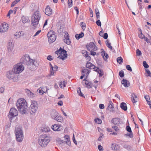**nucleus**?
I'll use <instances>...</instances> for the list:
<instances>
[{"label":"nucleus","mask_w":151,"mask_h":151,"mask_svg":"<svg viewBox=\"0 0 151 151\" xmlns=\"http://www.w3.org/2000/svg\"><path fill=\"white\" fill-rule=\"evenodd\" d=\"M137 55L138 56H140L141 55L142 53L140 51L139 49H138L136 51Z\"/></svg>","instance_id":"obj_47"},{"label":"nucleus","mask_w":151,"mask_h":151,"mask_svg":"<svg viewBox=\"0 0 151 151\" xmlns=\"http://www.w3.org/2000/svg\"><path fill=\"white\" fill-rule=\"evenodd\" d=\"M123 147L124 148L128 150H130L131 149V147L129 145L127 144H124V146Z\"/></svg>","instance_id":"obj_37"},{"label":"nucleus","mask_w":151,"mask_h":151,"mask_svg":"<svg viewBox=\"0 0 151 151\" xmlns=\"http://www.w3.org/2000/svg\"><path fill=\"white\" fill-rule=\"evenodd\" d=\"M9 28L8 24L4 22L0 25V32L4 33L6 32Z\"/></svg>","instance_id":"obj_13"},{"label":"nucleus","mask_w":151,"mask_h":151,"mask_svg":"<svg viewBox=\"0 0 151 151\" xmlns=\"http://www.w3.org/2000/svg\"><path fill=\"white\" fill-rule=\"evenodd\" d=\"M120 119L118 118H113L111 120V122L114 125H118L120 123Z\"/></svg>","instance_id":"obj_22"},{"label":"nucleus","mask_w":151,"mask_h":151,"mask_svg":"<svg viewBox=\"0 0 151 151\" xmlns=\"http://www.w3.org/2000/svg\"><path fill=\"white\" fill-rule=\"evenodd\" d=\"M86 53L85 55V57H86V59L88 60H90L91 59V57L89 56V53L86 51H83V53Z\"/></svg>","instance_id":"obj_29"},{"label":"nucleus","mask_w":151,"mask_h":151,"mask_svg":"<svg viewBox=\"0 0 151 151\" xmlns=\"http://www.w3.org/2000/svg\"><path fill=\"white\" fill-rule=\"evenodd\" d=\"M111 147L113 150H119L120 148V146L118 144H112Z\"/></svg>","instance_id":"obj_25"},{"label":"nucleus","mask_w":151,"mask_h":151,"mask_svg":"<svg viewBox=\"0 0 151 151\" xmlns=\"http://www.w3.org/2000/svg\"><path fill=\"white\" fill-rule=\"evenodd\" d=\"M72 0H68V6L70 8L72 6Z\"/></svg>","instance_id":"obj_41"},{"label":"nucleus","mask_w":151,"mask_h":151,"mask_svg":"<svg viewBox=\"0 0 151 151\" xmlns=\"http://www.w3.org/2000/svg\"><path fill=\"white\" fill-rule=\"evenodd\" d=\"M112 127L116 131H118L119 130V128L117 126L114 125L112 126Z\"/></svg>","instance_id":"obj_53"},{"label":"nucleus","mask_w":151,"mask_h":151,"mask_svg":"<svg viewBox=\"0 0 151 151\" xmlns=\"http://www.w3.org/2000/svg\"><path fill=\"white\" fill-rule=\"evenodd\" d=\"M55 71L53 68V67H52V68H50V76H53L54 74V73H55Z\"/></svg>","instance_id":"obj_42"},{"label":"nucleus","mask_w":151,"mask_h":151,"mask_svg":"<svg viewBox=\"0 0 151 151\" xmlns=\"http://www.w3.org/2000/svg\"><path fill=\"white\" fill-rule=\"evenodd\" d=\"M130 133H127L126 135L129 136L130 137L132 138L133 137V134L132 132H129Z\"/></svg>","instance_id":"obj_49"},{"label":"nucleus","mask_w":151,"mask_h":151,"mask_svg":"<svg viewBox=\"0 0 151 151\" xmlns=\"http://www.w3.org/2000/svg\"><path fill=\"white\" fill-rule=\"evenodd\" d=\"M64 138L65 141L62 140L60 138H57L56 139L57 143L62 145L66 144L69 146H70L71 145V142L69 140V136L68 135H65L64 137Z\"/></svg>","instance_id":"obj_6"},{"label":"nucleus","mask_w":151,"mask_h":151,"mask_svg":"<svg viewBox=\"0 0 151 151\" xmlns=\"http://www.w3.org/2000/svg\"><path fill=\"white\" fill-rule=\"evenodd\" d=\"M64 38V39H63L64 42L68 45H70L71 41L69 39L68 34V33H66L65 34Z\"/></svg>","instance_id":"obj_17"},{"label":"nucleus","mask_w":151,"mask_h":151,"mask_svg":"<svg viewBox=\"0 0 151 151\" xmlns=\"http://www.w3.org/2000/svg\"><path fill=\"white\" fill-rule=\"evenodd\" d=\"M96 23L98 26H101V22L99 20H98L96 22Z\"/></svg>","instance_id":"obj_54"},{"label":"nucleus","mask_w":151,"mask_h":151,"mask_svg":"<svg viewBox=\"0 0 151 151\" xmlns=\"http://www.w3.org/2000/svg\"><path fill=\"white\" fill-rule=\"evenodd\" d=\"M38 107L37 102L35 101H32L29 107L30 113L31 114H34L36 112Z\"/></svg>","instance_id":"obj_7"},{"label":"nucleus","mask_w":151,"mask_h":151,"mask_svg":"<svg viewBox=\"0 0 151 151\" xmlns=\"http://www.w3.org/2000/svg\"><path fill=\"white\" fill-rule=\"evenodd\" d=\"M147 73L148 74V76L151 77V73L148 70H146Z\"/></svg>","instance_id":"obj_57"},{"label":"nucleus","mask_w":151,"mask_h":151,"mask_svg":"<svg viewBox=\"0 0 151 151\" xmlns=\"http://www.w3.org/2000/svg\"><path fill=\"white\" fill-rule=\"evenodd\" d=\"M24 69V67L23 65L21 63L15 65L12 69L13 71L16 74L21 73Z\"/></svg>","instance_id":"obj_8"},{"label":"nucleus","mask_w":151,"mask_h":151,"mask_svg":"<svg viewBox=\"0 0 151 151\" xmlns=\"http://www.w3.org/2000/svg\"><path fill=\"white\" fill-rule=\"evenodd\" d=\"M4 90V88L1 87L0 88V92L1 93H3Z\"/></svg>","instance_id":"obj_64"},{"label":"nucleus","mask_w":151,"mask_h":151,"mask_svg":"<svg viewBox=\"0 0 151 151\" xmlns=\"http://www.w3.org/2000/svg\"><path fill=\"white\" fill-rule=\"evenodd\" d=\"M73 142H74V143L76 145H77V142L76 140V139H75V137H74V134H73Z\"/></svg>","instance_id":"obj_56"},{"label":"nucleus","mask_w":151,"mask_h":151,"mask_svg":"<svg viewBox=\"0 0 151 151\" xmlns=\"http://www.w3.org/2000/svg\"><path fill=\"white\" fill-rule=\"evenodd\" d=\"M41 30H39L35 34V35H34V36L35 37L36 36H37L39 35V34L41 32Z\"/></svg>","instance_id":"obj_63"},{"label":"nucleus","mask_w":151,"mask_h":151,"mask_svg":"<svg viewBox=\"0 0 151 151\" xmlns=\"http://www.w3.org/2000/svg\"><path fill=\"white\" fill-rule=\"evenodd\" d=\"M145 98L147 102L148 101L150 100L149 96L147 95L145 96Z\"/></svg>","instance_id":"obj_58"},{"label":"nucleus","mask_w":151,"mask_h":151,"mask_svg":"<svg viewBox=\"0 0 151 151\" xmlns=\"http://www.w3.org/2000/svg\"><path fill=\"white\" fill-rule=\"evenodd\" d=\"M37 93H40L41 95H42L43 94V93L42 92V90L40 88V87L37 90Z\"/></svg>","instance_id":"obj_45"},{"label":"nucleus","mask_w":151,"mask_h":151,"mask_svg":"<svg viewBox=\"0 0 151 151\" xmlns=\"http://www.w3.org/2000/svg\"><path fill=\"white\" fill-rule=\"evenodd\" d=\"M121 83L125 87H128L130 85L129 81L126 79H123L121 81Z\"/></svg>","instance_id":"obj_23"},{"label":"nucleus","mask_w":151,"mask_h":151,"mask_svg":"<svg viewBox=\"0 0 151 151\" xmlns=\"http://www.w3.org/2000/svg\"><path fill=\"white\" fill-rule=\"evenodd\" d=\"M143 14L144 16L146 17L147 15V13L146 10L143 12Z\"/></svg>","instance_id":"obj_59"},{"label":"nucleus","mask_w":151,"mask_h":151,"mask_svg":"<svg viewBox=\"0 0 151 151\" xmlns=\"http://www.w3.org/2000/svg\"><path fill=\"white\" fill-rule=\"evenodd\" d=\"M137 96L134 93L133 94H132V100L133 103H134L137 102Z\"/></svg>","instance_id":"obj_26"},{"label":"nucleus","mask_w":151,"mask_h":151,"mask_svg":"<svg viewBox=\"0 0 151 151\" xmlns=\"http://www.w3.org/2000/svg\"><path fill=\"white\" fill-rule=\"evenodd\" d=\"M108 35L107 33H105L104 34V36H103L104 38L105 39H106L108 38Z\"/></svg>","instance_id":"obj_60"},{"label":"nucleus","mask_w":151,"mask_h":151,"mask_svg":"<svg viewBox=\"0 0 151 151\" xmlns=\"http://www.w3.org/2000/svg\"><path fill=\"white\" fill-rule=\"evenodd\" d=\"M99 108L100 109H104V105L102 104H100L99 105Z\"/></svg>","instance_id":"obj_62"},{"label":"nucleus","mask_w":151,"mask_h":151,"mask_svg":"<svg viewBox=\"0 0 151 151\" xmlns=\"http://www.w3.org/2000/svg\"><path fill=\"white\" fill-rule=\"evenodd\" d=\"M52 129L54 131H60L63 129L62 126L58 124H55L52 126Z\"/></svg>","instance_id":"obj_16"},{"label":"nucleus","mask_w":151,"mask_h":151,"mask_svg":"<svg viewBox=\"0 0 151 151\" xmlns=\"http://www.w3.org/2000/svg\"><path fill=\"white\" fill-rule=\"evenodd\" d=\"M14 44L12 42H9L8 44L7 50L9 52H11L12 51L14 47Z\"/></svg>","instance_id":"obj_19"},{"label":"nucleus","mask_w":151,"mask_h":151,"mask_svg":"<svg viewBox=\"0 0 151 151\" xmlns=\"http://www.w3.org/2000/svg\"><path fill=\"white\" fill-rule=\"evenodd\" d=\"M51 116L52 119L58 122H62L63 121V118L59 114L58 112L55 111H53L51 112Z\"/></svg>","instance_id":"obj_9"},{"label":"nucleus","mask_w":151,"mask_h":151,"mask_svg":"<svg viewBox=\"0 0 151 151\" xmlns=\"http://www.w3.org/2000/svg\"><path fill=\"white\" fill-rule=\"evenodd\" d=\"M16 105L20 112L24 114L26 113L28 110V107L26 100L23 99H20L18 100Z\"/></svg>","instance_id":"obj_2"},{"label":"nucleus","mask_w":151,"mask_h":151,"mask_svg":"<svg viewBox=\"0 0 151 151\" xmlns=\"http://www.w3.org/2000/svg\"><path fill=\"white\" fill-rule=\"evenodd\" d=\"M41 17L39 11H36L34 12L31 17L32 24L33 26L36 27L38 25Z\"/></svg>","instance_id":"obj_4"},{"label":"nucleus","mask_w":151,"mask_h":151,"mask_svg":"<svg viewBox=\"0 0 151 151\" xmlns=\"http://www.w3.org/2000/svg\"><path fill=\"white\" fill-rule=\"evenodd\" d=\"M16 74V73L13 70L9 71L6 73V76L9 79H13L14 81H17L18 80V78Z\"/></svg>","instance_id":"obj_10"},{"label":"nucleus","mask_w":151,"mask_h":151,"mask_svg":"<svg viewBox=\"0 0 151 151\" xmlns=\"http://www.w3.org/2000/svg\"><path fill=\"white\" fill-rule=\"evenodd\" d=\"M143 65L145 68H147L149 67V65H148L147 63V62L145 61H144L143 62Z\"/></svg>","instance_id":"obj_44"},{"label":"nucleus","mask_w":151,"mask_h":151,"mask_svg":"<svg viewBox=\"0 0 151 151\" xmlns=\"http://www.w3.org/2000/svg\"><path fill=\"white\" fill-rule=\"evenodd\" d=\"M117 61L119 64H122L123 62V60L121 57H119L117 58Z\"/></svg>","instance_id":"obj_36"},{"label":"nucleus","mask_w":151,"mask_h":151,"mask_svg":"<svg viewBox=\"0 0 151 151\" xmlns=\"http://www.w3.org/2000/svg\"><path fill=\"white\" fill-rule=\"evenodd\" d=\"M126 69L127 70L131 72L132 71V69L130 67V66L129 65H127L126 66Z\"/></svg>","instance_id":"obj_48"},{"label":"nucleus","mask_w":151,"mask_h":151,"mask_svg":"<svg viewBox=\"0 0 151 151\" xmlns=\"http://www.w3.org/2000/svg\"><path fill=\"white\" fill-rule=\"evenodd\" d=\"M80 25L81 26L82 28L84 30L86 28L85 24L83 22H81Z\"/></svg>","instance_id":"obj_43"},{"label":"nucleus","mask_w":151,"mask_h":151,"mask_svg":"<svg viewBox=\"0 0 151 151\" xmlns=\"http://www.w3.org/2000/svg\"><path fill=\"white\" fill-rule=\"evenodd\" d=\"M95 122L97 124H101L102 123V121L99 118H96L95 119Z\"/></svg>","instance_id":"obj_39"},{"label":"nucleus","mask_w":151,"mask_h":151,"mask_svg":"<svg viewBox=\"0 0 151 151\" xmlns=\"http://www.w3.org/2000/svg\"><path fill=\"white\" fill-rule=\"evenodd\" d=\"M102 51L101 52V55L103 58V59L105 61L107 60V58L109 57L108 54L106 53L104 50L102 49Z\"/></svg>","instance_id":"obj_24"},{"label":"nucleus","mask_w":151,"mask_h":151,"mask_svg":"<svg viewBox=\"0 0 151 151\" xmlns=\"http://www.w3.org/2000/svg\"><path fill=\"white\" fill-rule=\"evenodd\" d=\"M15 131L16 140L18 142H22L24 138V135L21 127L19 126H17Z\"/></svg>","instance_id":"obj_5"},{"label":"nucleus","mask_w":151,"mask_h":151,"mask_svg":"<svg viewBox=\"0 0 151 151\" xmlns=\"http://www.w3.org/2000/svg\"><path fill=\"white\" fill-rule=\"evenodd\" d=\"M58 67L55 65H54V66L53 67V68L55 71V72L58 69Z\"/></svg>","instance_id":"obj_61"},{"label":"nucleus","mask_w":151,"mask_h":151,"mask_svg":"<svg viewBox=\"0 0 151 151\" xmlns=\"http://www.w3.org/2000/svg\"><path fill=\"white\" fill-rule=\"evenodd\" d=\"M86 66L90 69H95L96 68V67L94 65L89 62H87L86 63Z\"/></svg>","instance_id":"obj_20"},{"label":"nucleus","mask_w":151,"mask_h":151,"mask_svg":"<svg viewBox=\"0 0 151 151\" xmlns=\"http://www.w3.org/2000/svg\"><path fill=\"white\" fill-rule=\"evenodd\" d=\"M47 37L49 42L52 43L54 42L56 38V37L53 31L51 30L47 33Z\"/></svg>","instance_id":"obj_12"},{"label":"nucleus","mask_w":151,"mask_h":151,"mask_svg":"<svg viewBox=\"0 0 151 151\" xmlns=\"http://www.w3.org/2000/svg\"><path fill=\"white\" fill-rule=\"evenodd\" d=\"M41 89L42 90V92L43 93V94L44 93H47L48 91L49 90V89L47 88V86L40 87Z\"/></svg>","instance_id":"obj_31"},{"label":"nucleus","mask_w":151,"mask_h":151,"mask_svg":"<svg viewBox=\"0 0 151 151\" xmlns=\"http://www.w3.org/2000/svg\"><path fill=\"white\" fill-rule=\"evenodd\" d=\"M47 59L51 61L53 60V58L52 56L49 55L47 56Z\"/></svg>","instance_id":"obj_50"},{"label":"nucleus","mask_w":151,"mask_h":151,"mask_svg":"<svg viewBox=\"0 0 151 151\" xmlns=\"http://www.w3.org/2000/svg\"><path fill=\"white\" fill-rule=\"evenodd\" d=\"M109 41L107 40L106 42V44L107 47L109 48L110 50H112V47L111 46V43L109 42Z\"/></svg>","instance_id":"obj_38"},{"label":"nucleus","mask_w":151,"mask_h":151,"mask_svg":"<svg viewBox=\"0 0 151 151\" xmlns=\"http://www.w3.org/2000/svg\"><path fill=\"white\" fill-rule=\"evenodd\" d=\"M90 72V70L86 69H83L82 71V73H84V74H86V77L88 76Z\"/></svg>","instance_id":"obj_33"},{"label":"nucleus","mask_w":151,"mask_h":151,"mask_svg":"<svg viewBox=\"0 0 151 151\" xmlns=\"http://www.w3.org/2000/svg\"><path fill=\"white\" fill-rule=\"evenodd\" d=\"M50 141L49 137L46 134L41 135L38 139V143L42 147H45Z\"/></svg>","instance_id":"obj_3"},{"label":"nucleus","mask_w":151,"mask_h":151,"mask_svg":"<svg viewBox=\"0 0 151 151\" xmlns=\"http://www.w3.org/2000/svg\"><path fill=\"white\" fill-rule=\"evenodd\" d=\"M127 130L129 132H131L132 130L130 127L129 126H127L126 127Z\"/></svg>","instance_id":"obj_52"},{"label":"nucleus","mask_w":151,"mask_h":151,"mask_svg":"<svg viewBox=\"0 0 151 151\" xmlns=\"http://www.w3.org/2000/svg\"><path fill=\"white\" fill-rule=\"evenodd\" d=\"M22 22L24 23L29 21V18L27 17L24 16H23L22 17Z\"/></svg>","instance_id":"obj_32"},{"label":"nucleus","mask_w":151,"mask_h":151,"mask_svg":"<svg viewBox=\"0 0 151 151\" xmlns=\"http://www.w3.org/2000/svg\"><path fill=\"white\" fill-rule=\"evenodd\" d=\"M21 36V33L20 32H17L14 34V37L16 39L19 38Z\"/></svg>","instance_id":"obj_34"},{"label":"nucleus","mask_w":151,"mask_h":151,"mask_svg":"<svg viewBox=\"0 0 151 151\" xmlns=\"http://www.w3.org/2000/svg\"><path fill=\"white\" fill-rule=\"evenodd\" d=\"M98 149L100 151H103L104 149L101 145H99L98 146Z\"/></svg>","instance_id":"obj_51"},{"label":"nucleus","mask_w":151,"mask_h":151,"mask_svg":"<svg viewBox=\"0 0 151 151\" xmlns=\"http://www.w3.org/2000/svg\"><path fill=\"white\" fill-rule=\"evenodd\" d=\"M139 37L141 39H143L145 37V36L142 33H140V34L139 35Z\"/></svg>","instance_id":"obj_55"},{"label":"nucleus","mask_w":151,"mask_h":151,"mask_svg":"<svg viewBox=\"0 0 151 151\" xmlns=\"http://www.w3.org/2000/svg\"><path fill=\"white\" fill-rule=\"evenodd\" d=\"M60 88H64L65 86V84L64 81H61L59 83Z\"/></svg>","instance_id":"obj_35"},{"label":"nucleus","mask_w":151,"mask_h":151,"mask_svg":"<svg viewBox=\"0 0 151 151\" xmlns=\"http://www.w3.org/2000/svg\"><path fill=\"white\" fill-rule=\"evenodd\" d=\"M82 83H85L86 85V87L88 88H91L92 87V83L84 79L83 80Z\"/></svg>","instance_id":"obj_21"},{"label":"nucleus","mask_w":151,"mask_h":151,"mask_svg":"<svg viewBox=\"0 0 151 151\" xmlns=\"http://www.w3.org/2000/svg\"><path fill=\"white\" fill-rule=\"evenodd\" d=\"M45 13L47 15L49 16L52 14V9L49 6H47L45 10Z\"/></svg>","instance_id":"obj_18"},{"label":"nucleus","mask_w":151,"mask_h":151,"mask_svg":"<svg viewBox=\"0 0 151 151\" xmlns=\"http://www.w3.org/2000/svg\"><path fill=\"white\" fill-rule=\"evenodd\" d=\"M84 35V33L81 32L79 34H76L75 35V37L77 40H79V39L83 37Z\"/></svg>","instance_id":"obj_28"},{"label":"nucleus","mask_w":151,"mask_h":151,"mask_svg":"<svg viewBox=\"0 0 151 151\" xmlns=\"http://www.w3.org/2000/svg\"><path fill=\"white\" fill-rule=\"evenodd\" d=\"M120 107L121 109L124 111H126L127 109V105L124 102H122L121 104Z\"/></svg>","instance_id":"obj_27"},{"label":"nucleus","mask_w":151,"mask_h":151,"mask_svg":"<svg viewBox=\"0 0 151 151\" xmlns=\"http://www.w3.org/2000/svg\"><path fill=\"white\" fill-rule=\"evenodd\" d=\"M119 75L120 77L122 78L124 77V74L123 70H121L119 71Z\"/></svg>","instance_id":"obj_40"},{"label":"nucleus","mask_w":151,"mask_h":151,"mask_svg":"<svg viewBox=\"0 0 151 151\" xmlns=\"http://www.w3.org/2000/svg\"><path fill=\"white\" fill-rule=\"evenodd\" d=\"M109 104L108 107V109L110 111L113 110L114 109L113 104L111 101H109Z\"/></svg>","instance_id":"obj_30"},{"label":"nucleus","mask_w":151,"mask_h":151,"mask_svg":"<svg viewBox=\"0 0 151 151\" xmlns=\"http://www.w3.org/2000/svg\"><path fill=\"white\" fill-rule=\"evenodd\" d=\"M98 73L99 74V77H101L104 74L103 71L101 70H100Z\"/></svg>","instance_id":"obj_46"},{"label":"nucleus","mask_w":151,"mask_h":151,"mask_svg":"<svg viewBox=\"0 0 151 151\" xmlns=\"http://www.w3.org/2000/svg\"><path fill=\"white\" fill-rule=\"evenodd\" d=\"M86 47L88 50L89 51L92 50H96L97 47L93 42H91L86 45Z\"/></svg>","instance_id":"obj_15"},{"label":"nucleus","mask_w":151,"mask_h":151,"mask_svg":"<svg viewBox=\"0 0 151 151\" xmlns=\"http://www.w3.org/2000/svg\"><path fill=\"white\" fill-rule=\"evenodd\" d=\"M58 52L61 55L59 56L58 58L62 59L63 60H64L66 58H67V55L66 54V51L65 50H59Z\"/></svg>","instance_id":"obj_14"},{"label":"nucleus","mask_w":151,"mask_h":151,"mask_svg":"<svg viewBox=\"0 0 151 151\" xmlns=\"http://www.w3.org/2000/svg\"><path fill=\"white\" fill-rule=\"evenodd\" d=\"M18 114V112L17 109L15 108H12L10 110L9 115L8 117L10 119L11 122H12L13 119L16 116H17Z\"/></svg>","instance_id":"obj_11"},{"label":"nucleus","mask_w":151,"mask_h":151,"mask_svg":"<svg viewBox=\"0 0 151 151\" xmlns=\"http://www.w3.org/2000/svg\"><path fill=\"white\" fill-rule=\"evenodd\" d=\"M23 63L26 64L30 69L34 70L38 66V63L35 60H33L30 58L28 54L24 55L21 58Z\"/></svg>","instance_id":"obj_1"}]
</instances>
